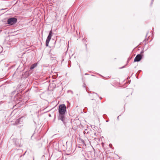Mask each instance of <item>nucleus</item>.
I'll list each match as a JSON object with an SVG mask.
<instances>
[{
    "label": "nucleus",
    "mask_w": 160,
    "mask_h": 160,
    "mask_svg": "<svg viewBox=\"0 0 160 160\" xmlns=\"http://www.w3.org/2000/svg\"><path fill=\"white\" fill-rule=\"evenodd\" d=\"M19 121H20L19 119H17L15 123L16 124H18V123H19Z\"/></svg>",
    "instance_id": "obj_6"
},
{
    "label": "nucleus",
    "mask_w": 160,
    "mask_h": 160,
    "mask_svg": "<svg viewBox=\"0 0 160 160\" xmlns=\"http://www.w3.org/2000/svg\"><path fill=\"white\" fill-rule=\"evenodd\" d=\"M17 19L16 18H12L8 19V20L7 22L8 24L12 25L15 23L17 22Z\"/></svg>",
    "instance_id": "obj_2"
},
{
    "label": "nucleus",
    "mask_w": 160,
    "mask_h": 160,
    "mask_svg": "<svg viewBox=\"0 0 160 160\" xmlns=\"http://www.w3.org/2000/svg\"><path fill=\"white\" fill-rule=\"evenodd\" d=\"M37 65V63H34L33 64H32L31 67L30 69L32 70V69H33Z\"/></svg>",
    "instance_id": "obj_5"
},
{
    "label": "nucleus",
    "mask_w": 160,
    "mask_h": 160,
    "mask_svg": "<svg viewBox=\"0 0 160 160\" xmlns=\"http://www.w3.org/2000/svg\"><path fill=\"white\" fill-rule=\"evenodd\" d=\"M118 117H119V116H118Z\"/></svg>",
    "instance_id": "obj_7"
},
{
    "label": "nucleus",
    "mask_w": 160,
    "mask_h": 160,
    "mask_svg": "<svg viewBox=\"0 0 160 160\" xmlns=\"http://www.w3.org/2000/svg\"><path fill=\"white\" fill-rule=\"evenodd\" d=\"M66 111V107L64 104H61L59 105L58 108L59 112V119L63 121L64 119V115Z\"/></svg>",
    "instance_id": "obj_1"
},
{
    "label": "nucleus",
    "mask_w": 160,
    "mask_h": 160,
    "mask_svg": "<svg viewBox=\"0 0 160 160\" xmlns=\"http://www.w3.org/2000/svg\"><path fill=\"white\" fill-rule=\"evenodd\" d=\"M52 31L51 30L49 32V34L47 38L46 41V46H48L49 41L51 39L52 36Z\"/></svg>",
    "instance_id": "obj_3"
},
{
    "label": "nucleus",
    "mask_w": 160,
    "mask_h": 160,
    "mask_svg": "<svg viewBox=\"0 0 160 160\" xmlns=\"http://www.w3.org/2000/svg\"><path fill=\"white\" fill-rule=\"evenodd\" d=\"M142 58V57L141 55L138 54L137 55L134 59V62H139V61Z\"/></svg>",
    "instance_id": "obj_4"
}]
</instances>
